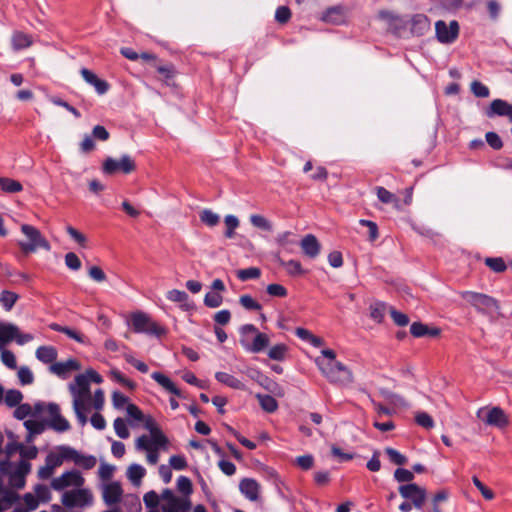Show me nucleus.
I'll use <instances>...</instances> for the list:
<instances>
[{
  "label": "nucleus",
  "instance_id": "obj_1",
  "mask_svg": "<svg viewBox=\"0 0 512 512\" xmlns=\"http://www.w3.org/2000/svg\"><path fill=\"white\" fill-rule=\"evenodd\" d=\"M102 381L103 379L100 374L93 369H88L85 373L77 375L74 381L68 385L72 396L73 410L81 427H84L88 421L86 411L91 401L90 383L100 384Z\"/></svg>",
  "mask_w": 512,
  "mask_h": 512
},
{
  "label": "nucleus",
  "instance_id": "obj_2",
  "mask_svg": "<svg viewBox=\"0 0 512 512\" xmlns=\"http://www.w3.org/2000/svg\"><path fill=\"white\" fill-rule=\"evenodd\" d=\"M240 343L242 347L252 353H259L268 347L269 336L261 333L253 324H245L240 328Z\"/></svg>",
  "mask_w": 512,
  "mask_h": 512
},
{
  "label": "nucleus",
  "instance_id": "obj_3",
  "mask_svg": "<svg viewBox=\"0 0 512 512\" xmlns=\"http://www.w3.org/2000/svg\"><path fill=\"white\" fill-rule=\"evenodd\" d=\"M318 368L322 375L333 384L347 386L353 382L351 370L339 361L331 364L318 362Z\"/></svg>",
  "mask_w": 512,
  "mask_h": 512
},
{
  "label": "nucleus",
  "instance_id": "obj_4",
  "mask_svg": "<svg viewBox=\"0 0 512 512\" xmlns=\"http://www.w3.org/2000/svg\"><path fill=\"white\" fill-rule=\"evenodd\" d=\"M21 232L24 239L18 241V246L24 253H33L40 248L46 251L51 249L49 242L36 227L29 224H22Z\"/></svg>",
  "mask_w": 512,
  "mask_h": 512
},
{
  "label": "nucleus",
  "instance_id": "obj_5",
  "mask_svg": "<svg viewBox=\"0 0 512 512\" xmlns=\"http://www.w3.org/2000/svg\"><path fill=\"white\" fill-rule=\"evenodd\" d=\"M61 503L67 508H86L94 503V495L89 488L78 487L65 491Z\"/></svg>",
  "mask_w": 512,
  "mask_h": 512
},
{
  "label": "nucleus",
  "instance_id": "obj_6",
  "mask_svg": "<svg viewBox=\"0 0 512 512\" xmlns=\"http://www.w3.org/2000/svg\"><path fill=\"white\" fill-rule=\"evenodd\" d=\"M130 322L134 332L136 333H144L156 337H160L165 333V330L162 327L143 312L133 313L130 317Z\"/></svg>",
  "mask_w": 512,
  "mask_h": 512
},
{
  "label": "nucleus",
  "instance_id": "obj_7",
  "mask_svg": "<svg viewBox=\"0 0 512 512\" xmlns=\"http://www.w3.org/2000/svg\"><path fill=\"white\" fill-rule=\"evenodd\" d=\"M461 296L481 312L492 313L497 311L499 308L497 301L486 294L464 291L461 293Z\"/></svg>",
  "mask_w": 512,
  "mask_h": 512
},
{
  "label": "nucleus",
  "instance_id": "obj_8",
  "mask_svg": "<svg viewBox=\"0 0 512 512\" xmlns=\"http://www.w3.org/2000/svg\"><path fill=\"white\" fill-rule=\"evenodd\" d=\"M85 483L84 477L77 470H70L55 477L51 481V487L55 491H62L68 487H82Z\"/></svg>",
  "mask_w": 512,
  "mask_h": 512
},
{
  "label": "nucleus",
  "instance_id": "obj_9",
  "mask_svg": "<svg viewBox=\"0 0 512 512\" xmlns=\"http://www.w3.org/2000/svg\"><path fill=\"white\" fill-rule=\"evenodd\" d=\"M135 168L136 164L129 155H123L120 159L108 157L103 163V172L109 175L117 172L129 174L133 172Z\"/></svg>",
  "mask_w": 512,
  "mask_h": 512
},
{
  "label": "nucleus",
  "instance_id": "obj_10",
  "mask_svg": "<svg viewBox=\"0 0 512 512\" xmlns=\"http://www.w3.org/2000/svg\"><path fill=\"white\" fill-rule=\"evenodd\" d=\"M161 502L163 512L187 511L190 508V502L186 497L175 496L170 489H165L161 493Z\"/></svg>",
  "mask_w": 512,
  "mask_h": 512
},
{
  "label": "nucleus",
  "instance_id": "obj_11",
  "mask_svg": "<svg viewBox=\"0 0 512 512\" xmlns=\"http://www.w3.org/2000/svg\"><path fill=\"white\" fill-rule=\"evenodd\" d=\"M398 491L404 499L410 500L416 509H421L426 501L427 493L425 488L415 483L401 485Z\"/></svg>",
  "mask_w": 512,
  "mask_h": 512
},
{
  "label": "nucleus",
  "instance_id": "obj_12",
  "mask_svg": "<svg viewBox=\"0 0 512 512\" xmlns=\"http://www.w3.org/2000/svg\"><path fill=\"white\" fill-rule=\"evenodd\" d=\"M477 416L487 425L497 428H504L509 424L508 416L499 407H493L491 409L481 408L478 410Z\"/></svg>",
  "mask_w": 512,
  "mask_h": 512
},
{
  "label": "nucleus",
  "instance_id": "obj_13",
  "mask_svg": "<svg viewBox=\"0 0 512 512\" xmlns=\"http://www.w3.org/2000/svg\"><path fill=\"white\" fill-rule=\"evenodd\" d=\"M168 440L162 431H155L153 435H142L137 438L135 447L139 451H151L165 447Z\"/></svg>",
  "mask_w": 512,
  "mask_h": 512
},
{
  "label": "nucleus",
  "instance_id": "obj_14",
  "mask_svg": "<svg viewBox=\"0 0 512 512\" xmlns=\"http://www.w3.org/2000/svg\"><path fill=\"white\" fill-rule=\"evenodd\" d=\"M101 492L103 501L109 506L118 504L123 496V489L118 481H111L102 484Z\"/></svg>",
  "mask_w": 512,
  "mask_h": 512
},
{
  "label": "nucleus",
  "instance_id": "obj_15",
  "mask_svg": "<svg viewBox=\"0 0 512 512\" xmlns=\"http://www.w3.org/2000/svg\"><path fill=\"white\" fill-rule=\"evenodd\" d=\"M436 36L441 43L453 42L459 33V25L456 21H451L447 25L444 21H437L435 24Z\"/></svg>",
  "mask_w": 512,
  "mask_h": 512
},
{
  "label": "nucleus",
  "instance_id": "obj_16",
  "mask_svg": "<svg viewBox=\"0 0 512 512\" xmlns=\"http://www.w3.org/2000/svg\"><path fill=\"white\" fill-rule=\"evenodd\" d=\"M47 412L50 419V427L58 432H65L70 429L69 422L60 414V407L57 404L50 403L47 405Z\"/></svg>",
  "mask_w": 512,
  "mask_h": 512
},
{
  "label": "nucleus",
  "instance_id": "obj_17",
  "mask_svg": "<svg viewBox=\"0 0 512 512\" xmlns=\"http://www.w3.org/2000/svg\"><path fill=\"white\" fill-rule=\"evenodd\" d=\"M80 369L81 365L75 359H68L63 362H55L49 367L51 373L62 379L68 378L72 371H78Z\"/></svg>",
  "mask_w": 512,
  "mask_h": 512
},
{
  "label": "nucleus",
  "instance_id": "obj_18",
  "mask_svg": "<svg viewBox=\"0 0 512 512\" xmlns=\"http://www.w3.org/2000/svg\"><path fill=\"white\" fill-rule=\"evenodd\" d=\"M240 492L250 501H257L261 492L260 484L253 478H244L239 483Z\"/></svg>",
  "mask_w": 512,
  "mask_h": 512
},
{
  "label": "nucleus",
  "instance_id": "obj_19",
  "mask_svg": "<svg viewBox=\"0 0 512 512\" xmlns=\"http://www.w3.org/2000/svg\"><path fill=\"white\" fill-rule=\"evenodd\" d=\"M489 118L494 116H506L512 122V104L502 100L495 99L491 102L489 109L486 111Z\"/></svg>",
  "mask_w": 512,
  "mask_h": 512
},
{
  "label": "nucleus",
  "instance_id": "obj_20",
  "mask_svg": "<svg viewBox=\"0 0 512 512\" xmlns=\"http://www.w3.org/2000/svg\"><path fill=\"white\" fill-rule=\"evenodd\" d=\"M300 247L305 256L314 259L321 252V244L313 234L305 235L300 241Z\"/></svg>",
  "mask_w": 512,
  "mask_h": 512
},
{
  "label": "nucleus",
  "instance_id": "obj_21",
  "mask_svg": "<svg viewBox=\"0 0 512 512\" xmlns=\"http://www.w3.org/2000/svg\"><path fill=\"white\" fill-rule=\"evenodd\" d=\"M80 73L83 79L88 84L92 85L98 94L103 95L108 91L109 84L106 81L98 78L97 75L89 69L82 68Z\"/></svg>",
  "mask_w": 512,
  "mask_h": 512
},
{
  "label": "nucleus",
  "instance_id": "obj_22",
  "mask_svg": "<svg viewBox=\"0 0 512 512\" xmlns=\"http://www.w3.org/2000/svg\"><path fill=\"white\" fill-rule=\"evenodd\" d=\"M67 452L69 453V459L84 469H92L96 465L97 460L92 455H83L71 447Z\"/></svg>",
  "mask_w": 512,
  "mask_h": 512
},
{
  "label": "nucleus",
  "instance_id": "obj_23",
  "mask_svg": "<svg viewBox=\"0 0 512 512\" xmlns=\"http://www.w3.org/2000/svg\"><path fill=\"white\" fill-rule=\"evenodd\" d=\"M35 356L40 362L52 365L58 357V352L55 347L44 345L36 349Z\"/></svg>",
  "mask_w": 512,
  "mask_h": 512
},
{
  "label": "nucleus",
  "instance_id": "obj_24",
  "mask_svg": "<svg viewBox=\"0 0 512 512\" xmlns=\"http://www.w3.org/2000/svg\"><path fill=\"white\" fill-rule=\"evenodd\" d=\"M17 326L13 323L0 322V349L14 340Z\"/></svg>",
  "mask_w": 512,
  "mask_h": 512
},
{
  "label": "nucleus",
  "instance_id": "obj_25",
  "mask_svg": "<svg viewBox=\"0 0 512 512\" xmlns=\"http://www.w3.org/2000/svg\"><path fill=\"white\" fill-rule=\"evenodd\" d=\"M32 37L21 31H15L11 37V44L14 51L28 48L32 45Z\"/></svg>",
  "mask_w": 512,
  "mask_h": 512
},
{
  "label": "nucleus",
  "instance_id": "obj_26",
  "mask_svg": "<svg viewBox=\"0 0 512 512\" xmlns=\"http://www.w3.org/2000/svg\"><path fill=\"white\" fill-rule=\"evenodd\" d=\"M69 450L68 446H61L59 448L58 453H49L45 459V462L52 468L56 469L57 467L63 464L65 459H69Z\"/></svg>",
  "mask_w": 512,
  "mask_h": 512
},
{
  "label": "nucleus",
  "instance_id": "obj_27",
  "mask_svg": "<svg viewBox=\"0 0 512 512\" xmlns=\"http://www.w3.org/2000/svg\"><path fill=\"white\" fill-rule=\"evenodd\" d=\"M151 377L160 385L162 386L165 390H167L168 392L176 395V396H181V392L180 390L175 386V384L167 377L165 376L164 374L160 373V372H154L152 373Z\"/></svg>",
  "mask_w": 512,
  "mask_h": 512
},
{
  "label": "nucleus",
  "instance_id": "obj_28",
  "mask_svg": "<svg viewBox=\"0 0 512 512\" xmlns=\"http://www.w3.org/2000/svg\"><path fill=\"white\" fill-rule=\"evenodd\" d=\"M146 470L139 464H131L126 472L127 478L132 484L138 486L141 483L142 478L145 476Z\"/></svg>",
  "mask_w": 512,
  "mask_h": 512
},
{
  "label": "nucleus",
  "instance_id": "obj_29",
  "mask_svg": "<svg viewBox=\"0 0 512 512\" xmlns=\"http://www.w3.org/2000/svg\"><path fill=\"white\" fill-rule=\"evenodd\" d=\"M166 297L172 302L180 303L184 310H188L191 307V305L188 303V294L185 291L172 289L167 292Z\"/></svg>",
  "mask_w": 512,
  "mask_h": 512
},
{
  "label": "nucleus",
  "instance_id": "obj_30",
  "mask_svg": "<svg viewBox=\"0 0 512 512\" xmlns=\"http://www.w3.org/2000/svg\"><path fill=\"white\" fill-rule=\"evenodd\" d=\"M215 378L217 379V381L224 385H227L230 388L244 389V384L239 379L228 373L217 372L215 374Z\"/></svg>",
  "mask_w": 512,
  "mask_h": 512
},
{
  "label": "nucleus",
  "instance_id": "obj_31",
  "mask_svg": "<svg viewBox=\"0 0 512 512\" xmlns=\"http://www.w3.org/2000/svg\"><path fill=\"white\" fill-rule=\"evenodd\" d=\"M18 299L19 295L13 291L3 290L0 293V304L6 311H10Z\"/></svg>",
  "mask_w": 512,
  "mask_h": 512
},
{
  "label": "nucleus",
  "instance_id": "obj_32",
  "mask_svg": "<svg viewBox=\"0 0 512 512\" xmlns=\"http://www.w3.org/2000/svg\"><path fill=\"white\" fill-rule=\"evenodd\" d=\"M375 190H376L378 199L382 203L392 204L395 208H399V199L396 197V195H394L393 193H391L384 187H380V186L376 187Z\"/></svg>",
  "mask_w": 512,
  "mask_h": 512
},
{
  "label": "nucleus",
  "instance_id": "obj_33",
  "mask_svg": "<svg viewBox=\"0 0 512 512\" xmlns=\"http://www.w3.org/2000/svg\"><path fill=\"white\" fill-rule=\"evenodd\" d=\"M256 398L258 399L259 404L264 411L273 413L277 410L278 403L274 397L267 394H257Z\"/></svg>",
  "mask_w": 512,
  "mask_h": 512
},
{
  "label": "nucleus",
  "instance_id": "obj_34",
  "mask_svg": "<svg viewBox=\"0 0 512 512\" xmlns=\"http://www.w3.org/2000/svg\"><path fill=\"white\" fill-rule=\"evenodd\" d=\"M0 188L5 193H18L22 191L23 186L19 181L7 177H1Z\"/></svg>",
  "mask_w": 512,
  "mask_h": 512
},
{
  "label": "nucleus",
  "instance_id": "obj_35",
  "mask_svg": "<svg viewBox=\"0 0 512 512\" xmlns=\"http://www.w3.org/2000/svg\"><path fill=\"white\" fill-rule=\"evenodd\" d=\"M430 28V22L424 15H416L412 19V31L418 34H424Z\"/></svg>",
  "mask_w": 512,
  "mask_h": 512
},
{
  "label": "nucleus",
  "instance_id": "obj_36",
  "mask_svg": "<svg viewBox=\"0 0 512 512\" xmlns=\"http://www.w3.org/2000/svg\"><path fill=\"white\" fill-rule=\"evenodd\" d=\"M251 224L263 231L271 232L273 231V224L266 217L260 214H252L249 217Z\"/></svg>",
  "mask_w": 512,
  "mask_h": 512
},
{
  "label": "nucleus",
  "instance_id": "obj_37",
  "mask_svg": "<svg viewBox=\"0 0 512 512\" xmlns=\"http://www.w3.org/2000/svg\"><path fill=\"white\" fill-rule=\"evenodd\" d=\"M279 263L286 269L287 273L291 276H298L305 273V270L302 268L301 263L297 260L284 261L280 259Z\"/></svg>",
  "mask_w": 512,
  "mask_h": 512
},
{
  "label": "nucleus",
  "instance_id": "obj_38",
  "mask_svg": "<svg viewBox=\"0 0 512 512\" xmlns=\"http://www.w3.org/2000/svg\"><path fill=\"white\" fill-rule=\"evenodd\" d=\"M323 19L333 24H340L344 22L345 14L342 8L334 7L326 12Z\"/></svg>",
  "mask_w": 512,
  "mask_h": 512
},
{
  "label": "nucleus",
  "instance_id": "obj_39",
  "mask_svg": "<svg viewBox=\"0 0 512 512\" xmlns=\"http://www.w3.org/2000/svg\"><path fill=\"white\" fill-rule=\"evenodd\" d=\"M23 399V395L19 390L11 389L4 393L3 402L9 407H16Z\"/></svg>",
  "mask_w": 512,
  "mask_h": 512
},
{
  "label": "nucleus",
  "instance_id": "obj_40",
  "mask_svg": "<svg viewBox=\"0 0 512 512\" xmlns=\"http://www.w3.org/2000/svg\"><path fill=\"white\" fill-rule=\"evenodd\" d=\"M200 220L209 227L216 226L220 221V216L210 209H204L200 212Z\"/></svg>",
  "mask_w": 512,
  "mask_h": 512
},
{
  "label": "nucleus",
  "instance_id": "obj_41",
  "mask_svg": "<svg viewBox=\"0 0 512 512\" xmlns=\"http://www.w3.org/2000/svg\"><path fill=\"white\" fill-rule=\"evenodd\" d=\"M224 223L226 226L225 236L229 239L233 238L235 230L239 227V219L236 216L229 214L225 216Z\"/></svg>",
  "mask_w": 512,
  "mask_h": 512
},
{
  "label": "nucleus",
  "instance_id": "obj_42",
  "mask_svg": "<svg viewBox=\"0 0 512 512\" xmlns=\"http://www.w3.org/2000/svg\"><path fill=\"white\" fill-rule=\"evenodd\" d=\"M239 303L246 310L260 311L262 309V305L248 294L241 295Z\"/></svg>",
  "mask_w": 512,
  "mask_h": 512
},
{
  "label": "nucleus",
  "instance_id": "obj_43",
  "mask_svg": "<svg viewBox=\"0 0 512 512\" xmlns=\"http://www.w3.org/2000/svg\"><path fill=\"white\" fill-rule=\"evenodd\" d=\"M105 402L104 393L101 389H97L94 394H91V401L89 403L88 410L86 411V414L90 412L91 408H94L95 410L99 411L103 408Z\"/></svg>",
  "mask_w": 512,
  "mask_h": 512
},
{
  "label": "nucleus",
  "instance_id": "obj_44",
  "mask_svg": "<svg viewBox=\"0 0 512 512\" xmlns=\"http://www.w3.org/2000/svg\"><path fill=\"white\" fill-rule=\"evenodd\" d=\"M261 275V270L257 267H250L247 269H241L237 271V277L241 281H247L250 279H257Z\"/></svg>",
  "mask_w": 512,
  "mask_h": 512
},
{
  "label": "nucleus",
  "instance_id": "obj_45",
  "mask_svg": "<svg viewBox=\"0 0 512 512\" xmlns=\"http://www.w3.org/2000/svg\"><path fill=\"white\" fill-rule=\"evenodd\" d=\"M18 452L21 456V460H30L37 457L38 449L35 446H25L23 444L16 445Z\"/></svg>",
  "mask_w": 512,
  "mask_h": 512
},
{
  "label": "nucleus",
  "instance_id": "obj_46",
  "mask_svg": "<svg viewBox=\"0 0 512 512\" xmlns=\"http://www.w3.org/2000/svg\"><path fill=\"white\" fill-rule=\"evenodd\" d=\"M223 303V297L217 292H208L204 297V304L209 308H217Z\"/></svg>",
  "mask_w": 512,
  "mask_h": 512
},
{
  "label": "nucleus",
  "instance_id": "obj_47",
  "mask_svg": "<svg viewBox=\"0 0 512 512\" xmlns=\"http://www.w3.org/2000/svg\"><path fill=\"white\" fill-rule=\"evenodd\" d=\"M0 351L2 363L9 369H16L17 362L14 353L10 350L5 349L4 347L0 349Z\"/></svg>",
  "mask_w": 512,
  "mask_h": 512
},
{
  "label": "nucleus",
  "instance_id": "obj_48",
  "mask_svg": "<svg viewBox=\"0 0 512 512\" xmlns=\"http://www.w3.org/2000/svg\"><path fill=\"white\" fill-rule=\"evenodd\" d=\"M287 351V347L284 344H277L271 347L268 351L269 358L277 361H281L284 359Z\"/></svg>",
  "mask_w": 512,
  "mask_h": 512
},
{
  "label": "nucleus",
  "instance_id": "obj_49",
  "mask_svg": "<svg viewBox=\"0 0 512 512\" xmlns=\"http://www.w3.org/2000/svg\"><path fill=\"white\" fill-rule=\"evenodd\" d=\"M485 264L493 271L500 273L506 270V264L500 257L486 258Z\"/></svg>",
  "mask_w": 512,
  "mask_h": 512
},
{
  "label": "nucleus",
  "instance_id": "obj_50",
  "mask_svg": "<svg viewBox=\"0 0 512 512\" xmlns=\"http://www.w3.org/2000/svg\"><path fill=\"white\" fill-rule=\"evenodd\" d=\"M114 429L118 437L127 439L130 436L129 429L122 418H116L114 420Z\"/></svg>",
  "mask_w": 512,
  "mask_h": 512
},
{
  "label": "nucleus",
  "instance_id": "obj_51",
  "mask_svg": "<svg viewBox=\"0 0 512 512\" xmlns=\"http://www.w3.org/2000/svg\"><path fill=\"white\" fill-rule=\"evenodd\" d=\"M385 453L388 455L390 461L396 465H404L407 462V458L394 448L387 447Z\"/></svg>",
  "mask_w": 512,
  "mask_h": 512
},
{
  "label": "nucleus",
  "instance_id": "obj_52",
  "mask_svg": "<svg viewBox=\"0 0 512 512\" xmlns=\"http://www.w3.org/2000/svg\"><path fill=\"white\" fill-rule=\"evenodd\" d=\"M471 91L476 97L486 98L489 96V88L479 81H473L471 83Z\"/></svg>",
  "mask_w": 512,
  "mask_h": 512
},
{
  "label": "nucleus",
  "instance_id": "obj_53",
  "mask_svg": "<svg viewBox=\"0 0 512 512\" xmlns=\"http://www.w3.org/2000/svg\"><path fill=\"white\" fill-rule=\"evenodd\" d=\"M415 421L418 425H420L426 429H431L434 427V421H433L432 417L429 414H427L426 412H418L415 415Z\"/></svg>",
  "mask_w": 512,
  "mask_h": 512
},
{
  "label": "nucleus",
  "instance_id": "obj_54",
  "mask_svg": "<svg viewBox=\"0 0 512 512\" xmlns=\"http://www.w3.org/2000/svg\"><path fill=\"white\" fill-rule=\"evenodd\" d=\"M34 494L39 502H47L51 498L50 489L46 485L42 484H38L34 487Z\"/></svg>",
  "mask_w": 512,
  "mask_h": 512
},
{
  "label": "nucleus",
  "instance_id": "obj_55",
  "mask_svg": "<svg viewBox=\"0 0 512 512\" xmlns=\"http://www.w3.org/2000/svg\"><path fill=\"white\" fill-rule=\"evenodd\" d=\"M18 379L22 385H29L33 383L34 376L28 367L22 366L18 370Z\"/></svg>",
  "mask_w": 512,
  "mask_h": 512
},
{
  "label": "nucleus",
  "instance_id": "obj_56",
  "mask_svg": "<svg viewBox=\"0 0 512 512\" xmlns=\"http://www.w3.org/2000/svg\"><path fill=\"white\" fill-rule=\"evenodd\" d=\"M394 478L398 482H411L414 479V473L408 469L398 468L394 472Z\"/></svg>",
  "mask_w": 512,
  "mask_h": 512
},
{
  "label": "nucleus",
  "instance_id": "obj_57",
  "mask_svg": "<svg viewBox=\"0 0 512 512\" xmlns=\"http://www.w3.org/2000/svg\"><path fill=\"white\" fill-rule=\"evenodd\" d=\"M177 489L185 496L189 495L192 492L191 480L186 476H180L177 479Z\"/></svg>",
  "mask_w": 512,
  "mask_h": 512
},
{
  "label": "nucleus",
  "instance_id": "obj_58",
  "mask_svg": "<svg viewBox=\"0 0 512 512\" xmlns=\"http://www.w3.org/2000/svg\"><path fill=\"white\" fill-rule=\"evenodd\" d=\"M65 264L69 269L74 271L81 268V261L74 252H69L65 255Z\"/></svg>",
  "mask_w": 512,
  "mask_h": 512
},
{
  "label": "nucleus",
  "instance_id": "obj_59",
  "mask_svg": "<svg viewBox=\"0 0 512 512\" xmlns=\"http://www.w3.org/2000/svg\"><path fill=\"white\" fill-rule=\"evenodd\" d=\"M143 501L147 507L156 508L161 501V495L159 496L155 491H149L144 495Z\"/></svg>",
  "mask_w": 512,
  "mask_h": 512
},
{
  "label": "nucleus",
  "instance_id": "obj_60",
  "mask_svg": "<svg viewBox=\"0 0 512 512\" xmlns=\"http://www.w3.org/2000/svg\"><path fill=\"white\" fill-rule=\"evenodd\" d=\"M295 463L303 470H309L314 465V458L312 455H302L295 459Z\"/></svg>",
  "mask_w": 512,
  "mask_h": 512
},
{
  "label": "nucleus",
  "instance_id": "obj_61",
  "mask_svg": "<svg viewBox=\"0 0 512 512\" xmlns=\"http://www.w3.org/2000/svg\"><path fill=\"white\" fill-rule=\"evenodd\" d=\"M169 466L175 470H184L187 467L186 458L182 455H173L169 459Z\"/></svg>",
  "mask_w": 512,
  "mask_h": 512
},
{
  "label": "nucleus",
  "instance_id": "obj_62",
  "mask_svg": "<svg viewBox=\"0 0 512 512\" xmlns=\"http://www.w3.org/2000/svg\"><path fill=\"white\" fill-rule=\"evenodd\" d=\"M472 481L486 500H492L494 498L493 491L487 488L476 476L472 478Z\"/></svg>",
  "mask_w": 512,
  "mask_h": 512
},
{
  "label": "nucleus",
  "instance_id": "obj_63",
  "mask_svg": "<svg viewBox=\"0 0 512 512\" xmlns=\"http://www.w3.org/2000/svg\"><path fill=\"white\" fill-rule=\"evenodd\" d=\"M410 332L414 337H423L428 334L429 327L420 322H414L410 327Z\"/></svg>",
  "mask_w": 512,
  "mask_h": 512
},
{
  "label": "nucleus",
  "instance_id": "obj_64",
  "mask_svg": "<svg viewBox=\"0 0 512 512\" xmlns=\"http://www.w3.org/2000/svg\"><path fill=\"white\" fill-rule=\"evenodd\" d=\"M115 467L113 465L102 463L98 470V475L102 480H110L114 474Z\"/></svg>",
  "mask_w": 512,
  "mask_h": 512
}]
</instances>
